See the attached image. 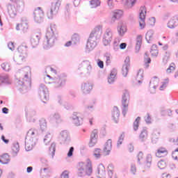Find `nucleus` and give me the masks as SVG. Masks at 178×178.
I'll list each match as a JSON object with an SVG mask.
<instances>
[{
	"instance_id": "nucleus-34",
	"label": "nucleus",
	"mask_w": 178,
	"mask_h": 178,
	"mask_svg": "<svg viewBox=\"0 0 178 178\" xmlns=\"http://www.w3.org/2000/svg\"><path fill=\"white\" fill-rule=\"evenodd\" d=\"M152 143H156L157 140H159V133L156 132L152 134Z\"/></svg>"
},
{
	"instance_id": "nucleus-2",
	"label": "nucleus",
	"mask_w": 178,
	"mask_h": 178,
	"mask_svg": "<svg viewBox=\"0 0 178 178\" xmlns=\"http://www.w3.org/2000/svg\"><path fill=\"white\" fill-rule=\"evenodd\" d=\"M101 35H102V25H98L92 31L87 42V47L92 49L95 48L97 41L101 38Z\"/></svg>"
},
{
	"instance_id": "nucleus-40",
	"label": "nucleus",
	"mask_w": 178,
	"mask_h": 178,
	"mask_svg": "<svg viewBox=\"0 0 178 178\" xmlns=\"http://www.w3.org/2000/svg\"><path fill=\"white\" fill-rule=\"evenodd\" d=\"M19 144L17 143H15L13 146V152L14 154H17V152H19Z\"/></svg>"
},
{
	"instance_id": "nucleus-30",
	"label": "nucleus",
	"mask_w": 178,
	"mask_h": 178,
	"mask_svg": "<svg viewBox=\"0 0 178 178\" xmlns=\"http://www.w3.org/2000/svg\"><path fill=\"white\" fill-rule=\"evenodd\" d=\"M101 5V1L99 0H91L90 1V6L91 8H97Z\"/></svg>"
},
{
	"instance_id": "nucleus-47",
	"label": "nucleus",
	"mask_w": 178,
	"mask_h": 178,
	"mask_svg": "<svg viewBox=\"0 0 178 178\" xmlns=\"http://www.w3.org/2000/svg\"><path fill=\"white\" fill-rule=\"evenodd\" d=\"M139 26L141 29H145V19H140Z\"/></svg>"
},
{
	"instance_id": "nucleus-36",
	"label": "nucleus",
	"mask_w": 178,
	"mask_h": 178,
	"mask_svg": "<svg viewBox=\"0 0 178 178\" xmlns=\"http://www.w3.org/2000/svg\"><path fill=\"white\" fill-rule=\"evenodd\" d=\"M147 137H148V132H147L145 130H143L140 135V138L142 141H144Z\"/></svg>"
},
{
	"instance_id": "nucleus-63",
	"label": "nucleus",
	"mask_w": 178,
	"mask_h": 178,
	"mask_svg": "<svg viewBox=\"0 0 178 178\" xmlns=\"http://www.w3.org/2000/svg\"><path fill=\"white\" fill-rule=\"evenodd\" d=\"M161 177L162 178H170V175L165 172V173L162 174Z\"/></svg>"
},
{
	"instance_id": "nucleus-43",
	"label": "nucleus",
	"mask_w": 178,
	"mask_h": 178,
	"mask_svg": "<svg viewBox=\"0 0 178 178\" xmlns=\"http://www.w3.org/2000/svg\"><path fill=\"white\" fill-rule=\"evenodd\" d=\"M137 158L138 162L143 161L144 159V153H143V152H139V153L137 155Z\"/></svg>"
},
{
	"instance_id": "nucleus-61",
	"label": "nucleus",
	"mask_w": 178,
	"mask_h": 178,
	"mask_svg": "<svg viewBox=\"0 0 178 178\" xmlns=\"http://www.w3.org/2000/svg\"><path fill=\"white\" fill-rule=\"evenodd\" d=\"M127 47V44H126V43H121L120 44V49H126Z\"/></svg>"
},
{
	"instance_id": "nucleus-41",
	"label": "nucleus",
	"mask_w": 178,
	"mask_h": 178,
	"mask_svg": "<svg viewBox=\"0 0 178 178\" xmlns=\"http://www.w3.org/2000/svg\"><path fill=\"white\" fill-rule=\"evenodd\" d=\"M124 140V134H121L117 143L118 145H122V144H123Z\"/></svg>"
},
{
	"instance_id": "nucleus-31",
	"label": "nucleus",
	"mask_w": 178,
	"mask_h": 178,
	"mask_svg": "<svg viewBox=\"0 0 178 178\" xmlns=\"http://www.w3.org/2000/svg\"><path fill=\"white\" fill-rule=\"evenodd\" d=\"M157 165L159 169H165L166 166H168V163L163 160H161L160 161H159Z\"/></svg>"
},
{
	"instance_id": "nucleus-12",
	"label": "nucleus",
	"mask_w": 178,
	"mask_h": 178,
	"mask_svg": "<svg viewBox=\"0 0 178 178\" xmlns=\"http://www.w3.org/2000/svg\"><path fill=\"white\" fill-rule=\"evenodd\" d=\"M159 86V78H158L157 76H154L152 78L150 81V88H154V90L153 91L150 90V92H152V94H154V92H155V90H156V88H158Z\"/></svg>"
},
{
	"instance_id": "nucleus-18",
	"label": "nucleus",
	"mask_w": 178,
	"mask_h": 178,
	"mask_svg": "<svg viewBox=\"0 0 178 178\" xmlns=\"http://www.w3.org/2000/svg\"><path fill=\"white\" fill-rule=\"evenodd\" d=\"M116 76H118V70L116 69H113L111 71L110 75L108 76V83H109V84L115 83Z\"/></svg>"
},
{
	"instance_id": "nucleus-57",
	"label": "nucleus",
	"mask_w": 178,
	"mask_h": 178,
	"mask_svg": "<svg viewBox=\"0 0 178 178\" xmlns=\"http://www.w3.org/2000/svg\"><path fill=\"white\" fill-rule=\"evenodd\" d=\"M145 120L147 122V123H151V115L149 114H146L145 116Z\"/></svg>"
},
{
	"instance_id": "nucleus-58",
	"label": "nucleus",
	"mask_w": 178,
	"mask_h": 178,
	"mask_svg": "<svg viewBox=\"0 0 178 178\" xmlns=\"http://www.w3.org/2000/svg\"><path fill=\"white\" fill-rule=\"evenodd\" d=\"M146 161L147 163H151L152 162V156H151V154H148L146 157Z\"/></svg>"
},
{
	"instance_id": "nucleus-8",
	"label": "nucleus",
	"mask_w": 178,
	"mask_h": 178,
	"mask_svg": "<svg viewBox=\"0 0 178 178\" xmlns=\"http://www.w3.org/2000/svg\"><path fill=\"white\" fill-rule=\"evenodd\" d=\"M33 19L35 23H42L44 22V10L40 7L34 10Z\"/></svg>"
},
{
	"instance_id": "nucleus-10",
	"label": "nucleus",
	"mask_w": 178,
	"mask_h": 178,
	"mask_svg": "<svg viewBox=\"0 0 178 178\" xmlns=\"http://www.w3.org/2000/svg\"><path fill=\"white\" fill-rule=\"evenodd\" d=\"M168 154V148L160 147L156 149L155 156H156V158H164V156H166Z\"/></svg>"
},
{
	"instance_id": "nucleus-29",
	"label": "nucleus",
	"mask_w": 178,
	"mask_h": 178,
	"mask_svg": "<svg viewBox=\"0 0 178 178\" xmlns=\"http://www.w3.org/2000/svg\"><path fill=\"white\" fill-rule=\"evenodd\" d=\"M123 16V11L120 10H117L113 13V17L115 19H120Z\"/></svg>"
},
{
	"instance_id": "nucleus-22",
	"label": "nucleus",
	"mask_w": 178,
	"mask_h": 178,
	"mask_svg": "<svg viewBox=\"0 0 178 178\" xmlns=\"http://www.w3.org/2000/svg\"><path fill=\"white\" fill-rule=\"evenodd\" d=\"M9 161H10V157L9 156L8 154H3L0 156V162L3 165L6 163H9Z\"/></svg>"
},
{
	"instance_id": "nucleus-53",
	"label": "nucleus",
	"mask_w": 178,
	"mask_h": 178,
	"mask_svg": "<svg viewBox=\"0 0 178 178\" xmlns=\"http://www.w3.org/2000/svg\"><path fill=\"white\" fill-rule=\"evenodd\" d=\"M74 152V147H71L68 153H67V156L70 158V156H73V152Z\"/></svg>"
},
{
	"instance_id": "nucleus-6",
	"label": "nucleus",
	"mask_w": 178,
	"mask_h": 178,
	"mask_svg": "<svg viewBox=\"0 0 178 178\" xmlns=\"http://www.w3.org/2000/svg\"><path fill=\"white\" fill-rule=\"evenodd\" d=\"M61 4L62 1L60 0H57L56 3L51 4L50 12L47 13L48 19H52L54 16H56L57 13L59 12V8H60Z\"/></svg>"
},
{
	"instance_id": "nucleus-16",
	"label": "nucleus",
	"mask_w": 178,
	"mask_h": 178,
	"mask_svg": "<svg viewBox=\"0 0 178 178\" xmlns=\"http://www.w3.org/2000/svg\"><path fill=\"white\" fill-rule=\"evenodd\" d=\"M41 40V33H38L35 37L31 39V44L32 48H35L40 44V40Z\"/></svg>"
},
{
	"instance_id": "nucleus-25",
	"label": "nucleus",
	"mask_w": 178,
	"mask_h": 178,
	"mask_svg": "<svg viewBox=\"0 0 178 178\" xmlns=\"http://www.w3.org/2000/svg\"><path fill=\"white\" fill-rule=\"evenodd\" d=\"M22 71L24 72V76L25 79H30V76L31 74V69L30 68V67H26L23 68Z\"/></svg>"
},
{
	"instance_id": "nucleus-19",
	"label": "nucleus",
	"mask_w": 178,
	"mask_h": 178,
	"mask_svg": "<svg viewBox=\"0 0 178 178\" xmlns=\"http://www.w3.org/2000/svg\"><path fill=\"white\" fill-rule=\"evenodd\" d=\"M111 150H112V140L108 139L105 144V146L104 148V152L105 153V155H109V152H111Z\"/></svg>"
},
{
	"instance_id": "nucleus-51",
	"label": "nucleus",
	"mask_w": 178,
	"mask_h": 178,
	"mask_svg": "<svg viewBox=\"0 0 178 178\" xmlns=\"http://www.w3.org/2000/svg\"><path fill=\"white\" fill-rule=\"evenodd\" d=\"M131 172L133 173V175H136V172H137V167H136V165L132 164L131 165Z\"/></svg>"
},
{
	"instance_id": "nucleus-5",
	"label": "nucleus",
	"mask_w": 178,
	"mask_h": 178,
	"mask_svg": "<svg viewBox=\"0 0 178 178\" xmlns=\"http://www.w3.org/2000/svg\"><path fill=\"white\" fill-rule=\"evenodd\" d=\"M130 102V93L127 90H124L122 94V98L121 100V104L122 106V115L126 116L127 112H129V103Z\"/></svg>"
},
{
	"instance_id": "nucleus-64",
	"label": "nucleus",
	"mask_w": 178,
	"mask_h": 178,
	"mask_svg": "<svg viewBox=\"0 0 178 178\" xmlns=\"http://www.w3.org/2000/svg\"><path fill=\"white\" fill-rule=\"evenodd\" d=\"M106 63L109 65L111 63V57L109 56H106Z\"/></svg>"
},
{
	"instance_id": "nucleus-20",
	"label": "nucleus",
	"mask_w": 178,
	"mask_h": 178,
	"mask_svg": "<svg viewBox=\"0 0 178 178\" xmlns=\"http://www.w3.org/2000/svg\"><path fill=\"white\" fill-rule=\"evenodd\" d=\"M143 44V35H138L136 36V51L138 52L141 48V45Z\"/></svg>"
},
{
	"instance_id": "nucleus-38",
	"label": "nucleus",
	"mask_w": 178,
	"mask_h": 178,
	"mask_svg": "<svg viewBox=\"0 0 178 178\" xmlns=\"http://www.w3.org/2000/svg\"><path fill=\"white\" fill-rule=\"evenodd\" d=\"M168 83H169V81H165L162 82L159 87L160 91H163V90H165V88H166V87H168Z\"/></svg>"
},
{
	"instance_id": "nucleus-54",
	"label": "nucleus",
	"mask_w": 178,
	"mask_h": 178,
	"mask_svg": "<svg viewBox=\"0 0 178 178\" xmlns=\"http://www.w3.org/2000/svg\"><path fill=\"white\" fill-rule=\"evenodd\" d=\"M8 47L9 49H10V51H14V49H15V43H13V42H10L8 44Z\"/></svg>"
},
{
	"instance_id": "nucleus-11",
	"label": "nucleus",
	"mask_w": 178,
	"mask_h": 178,
	"mask_svg": "<svg viewBox=\"0 0 178 178\" xmlns=\"http://www.w3.org/2000/svg\"><path fill=\"white\" fill-rule=\"evenodd\" d=\"M130 69V58L127 57L124 60V64L122 66V75L127 77L129 74V70Z\"/></svg>"
},
{
	"instance_id": "nucleus-35",
	"label": "nucleus",
	"mask_w": 178,
	"mask_h": 178,
	"mask_svg": "<svg viewBox=\"0 0 178 178\" xmlns=\"http://www.w3.org/2000/svg\"><path fill=\"white\" fill-rule=\"evenodd\" d=\"M140 120H141V118L140 117H138L134 122V130H138V126L140 124Z\"/></svg>"
},
{
	"instance_id": "nucleus-1",
	"label": "nucleus",
	"mask_w": 178,
	"mask_h": 178,
	"mask_svg": "<svg viewBox=\"0 0 178 178\" xmlns=\"http://www.w3.org/2000/svg\"><path fill=\"white\" fill-rule=\"evenodd\" d=\"M76 172L79 177L90 176L92 173V162L88 159L86 162H80L76 165Z\"/></svg>"
},
{
	"instance_id": "nucleus-13",
	"label": "nucleus",
	"mask_w": 178,
	"mask_h": 178,
	"mask_svg": "<svg viewBox=\"0 0 178 178\" xmlns=\"http://www.w3.org/2000/svg\"><path fill=\"white\" fill-rule=\"evenodd\" d=\"M167 26L169 29H175L178 26V16H174L170 19Z\"/></svg>"
},
{
	"instance_id": "nucleus-26",
	"label": "nucleus",
	"mask_w": 178,
	"mask_h": 178,
	"mask_svg": "<svg viewBox=\"0 0 178 178\" xmlns=\"http://www.w3.org/2000/svg\"><path fill=\"white\" fill-rule=\"evenodd\" d=\"M39 124L41 130H45L47 129V120L41 118L39 121Z\"/></svg>"
},
{
	"instance_id": "nucleus-55",
	"label": "nucleus",
	"mask_w": 178,
	"mask_h": 178,
	"mask_svg": "<svg viewBox=\"0 0 178 178\" xmlns=\"http://www.w3.org/2000/svg\"><path fill=\"white\" fill-rule=\"evenodd\" d=\"M149 63H151V58H147L145 60V67H149Z\"/></svg>"
},
{
	"instance_id": "nucleus-49",
	"label": "nucleus",
	"mask_w": 178,
	"mask_h": 178,
	"mask_svg": "<svg viewBox=\"0 0 178 178\" xmlns=\"http://www.w3.org/2000/svg\"><path fill=\"white\" fill-rule=\"evenodd\" d=\"M1 67L3 70H6V72H8V70H9V64L6 63H3L1 64Z\"/></svg>"
},
{
	"instance_id": "nucleus-42",
	"label": "nucleus",
	"mask_w": 178,
	"mask_h": 178,
	"mask_svg": "<svg viewBox=\"0 0 178 178\" xmlns=\"http://www.w3.org/2000/svg\"><path fill=\"white\" fill-rule=\"evenodd\" d=\"M136 1H137V0H127V6H129V8H131V7H133V5H134V3H136Z\"/></svg>"
},
{
	"instance_id": "nucleus-59",
	"label": "nucleus",
	"mask_w": 178,
	"mask_h": 178,
	"mask_svg": "<svg viewBox=\"0 0 178 178\" xmlns=\"http://www.w3.org/2000/svg\"><path fill=\"white\" fill-rule=\"evenodd\" d=\"M127 149L129 152H133V151H134V146H133V145H131V144L128 145Z\"/></svg>"
},
{
	"instance_id": "nucleus-21",
	"label": "nucleus",
	"mask_w": 178,
	"mask_h": 178,
	"mask_svg": "<svg viewBox=\"0 0 178 178\" xmlns=\"http://www.w3.org/2000/svg\"><path fill=\"white\" fill-rule=\"evenodd\" d=\"M81 90L83 92L88 93L92 90V83H85L81 86Z\"/></svg>"
},
{
	"instance_id": "nucleus-7",
	"label": "nucleus",
	"mask_w": 178,
	"mask_h": 178,
	"mask_svg": "<svg viewBox=\"0 0 178 178\" xmlns=\"http://www.w3.org/2000/svg\"><path fill=\"white\" fill-rule=\"evenodd\" d=\"M112 40H113V32H112V29H107L103 35L102 42L104 45H109L112 42Z\"/></svg>"
},
{
	"instance_id": "nucleus-46",
	"label": "nucleus",
	"mask_w": 178,
	"mask_h": 178,
	"mask_svg": "<svg viewBox=\"0 0 178 178\" xmlns=\"http://www.w3.org/2000/svg\"><path fill=\"white\" fill-rule=\"evenodd\" d=\"M152 35H154V33L152 31H149L146 33V40H151L152 38Z\"/></svg>"
},
{
	"instance_id": "nucleus-62",
	"label": "nucleus",
	"mask_w": 178,
	"mask_h": 178,
	"mask_svg": "<svg viewBox=\"0 0 178 178\" xmlns=\"http://www.w3.org/2000/svg\"><path fill=\"white\" fill-rule=\"evenodd\" d=\"M149 24H150L151 26L155 24V18H150L149 19Z\"/></svg>"
},
{
	"instance_id": "nucleus-3",
	"label": "nucleus",
	"mask_w": 178,
	"mask_h": 178,
	"mask_svg": "<svg viewBox=\"0 0 178 178\" xmlns=\"http://www.w3.org/2000/svg\"><path fill=\"white\" fill-rule=\"evenodd\" d=\"M44 81L47 84L54 83L56 87L59 88L62 87V86H65L66 83V76L65 74H60L57 75L54 79H52L51 76L47 75V77L44 78Z\"/></svg>"
},
{
	"instance_id": "nucleus-23",
	"label": "nucleus",
	"mask_w": 178,
	"mask_h": 178,
	"mask_svg": "<svg viewBox=\"0 0 178 178\" xmlns=\"http://www.w3.org/2000/svg\"><path fill=\"white\" fill-rule=\"evenodd\" d=\"M136 79V81H138L139 84H141L144 81V71L140 70L137 73Z\"/></svg>"
},
{
	"instance_id": "nucleus-50",
	"label": "nucleus",
	"mask_w": 178,
	"mask_h": 178,
	"mask_svg": "<svg viewBox=\"0 0 178 178\" xmlns=\"http://www.w3.org/2000/svg\"><path fill=\"white\" fill-rule=\"evenodd\" d=\"M49 154L51 155V156H54L55 155V146H51L49 148Z\"/></svg>"
},
{
	"instance_id": "nucleus-44",
	"label": "nucleus",
	"mask_w": 178,
	"mask_h": 178,
	"mask_svg": "<svg viewBox=\"0 0 178 178\" xmlns=\"http://www.w3.org/2000/svg\"><path fill=\"white\" fill-rule=\"evenodd\" d=\"M170 58V54L165 53V55L163 58V62H164V63H166L168 60H169Z\"/></svg>"
},
{
	"instance_id": "nucleus-27",
	"label": "nucleus",
	"mask_w": 178,
	"mask_h": 178,
	"mask_svg": "<svg viewBox=\"0 0 178 178\" xmlns=\"http://www.w3.org/2000/svg\"><path fill=\"white\" fill-rule=\"evenodd\" d=\"M18 52H19V54H27V46L24 45V44H22L18 47Z\"/></svg>"
},
{
	"instance_id": "nucleus-60",
	"label": "nucleus",
	"mask_w": 178,
	"mask_h": 178,
	"mask_svg": "<svg viewBox=\"0 0 178 178\" xmlns=\"http://www.w3.org/2000/svg\"><path fill=\"white\" fill-rule=\"evenodd\" d=\"M97 65L99 67H100V69H104V61L98 60Z\"/></svg>"
},
{
	"instance_id": "nucleus-17",
	"label": "nucleus",
	"mask_w": 178,
	"mask_h": 178,
	"mask_svg": "<svg viewBox=\"0 0 178 178\" xmlns=\"http://www.w3.org/2000/svg\"><path fill=\"white\" fill-rule=\"evenodd\" d=\"M16 29L21 30L24 33H26V31L29 30V22H27V21H22L17 25Z\"/></svg>"
},
{
	"instance_id": "nucleus-37",
	"label": "nucleus",
	"mask_w": 178,
	"mask_h": 178,
	"mask_svg": "<svg viewBox=\"0 0 178 178\" xmlns=\"http://www.w3.org/2000/svg\"><path fill=\"white\" fill-rule=\"evenodd\" d=\"M8 77L6 75H1L0 74V86L1 84H3V83H6L8 80Z\"/></svg>"
},
{
	"instance_id": "nucleus-15",
	"label": "nucleus",
	"mask_w": 178,
	"mask_h": 178,
	"mask_svg": "<svg viewBox=\"0 0 178 178\" xmlns=\"http://www.w3.org/2000/svg\"><path fill=\"white\" fill-rule=\"evenodd\" d=\"M72 120L76 126H80V124H81V120H83V116L79 113H74L72 115Z\"/></svg>"
},
{
	"instance_id": "nucleus-48",
	"label": "nucleus",
	"mask_w": 178,
	"mask_h": 178,
	"mask_svg": "<svg viewBox=\"0 0 178 178\" xmlns=\"http://www.w3.org/2000/svg\"><path fill=\"white\" fill-rule=\"evenodd\" d=\"M60 178H69V171L65 170L63 172Z\"/></svg>"
},
{
	"instance_id": "nucleus-32",
	"label": "nucleus",
	"mask_w": 178,
	"mask_h": 178,
	"mask_svg": "<svg viewBox=\"0 0 178 178\" xmlns=\"http://www.w3.org/2000/svg\"><path fill=\"white\" fill-rule=\"evenodd\" d=\"M127 31V28L124 25H120V29H118V33L120 35H123L124 33Z\"/></svg>"
},
{
	"instance_id": "nucleus-24",
	"label": "nucleus",
	"mask_w": 178,
	"mask_h": 178,
	"mask_svg": "<svg viewBox=\"0 0 178 178\" xmlns=\"http://www.w3.org/2000/svg\"><path fill=\"white\" fill-rule=\"evenodd\" d=\"M150 54L153 57L158 56V54H159V51H158V46L153 44L150 50Z\"/></svg>"
},
{
	"instance_id": "nucleus-33",
	"label": "nucleus",
	"mask_w": 178,
	"mask_h": 178,
	"mask_svg": "<svg viewBox=\"0 0 178 178\" xmlns=\"http://www.w3.org/2000/svg\"><path fill=\"white\" fill-rule=\"evenodd\" d=\"M145 13H147V10L144 7L141 8V11L140 13V20H145Z\"/></svg>"
},
{
	"instance_id": "nucleus-45",
	"label": "nucleus",
	"mask_w": 178,
	"mask_h": 178,
	"mask_svg": "<svg viewBox=\"0 0 178 178\" xmlns=\"http://www.w3.org/2000/svg\"><path fill=\"white\" fill-rule=\"evenodd\" d=\"M53 119L55 120V122H60V115H59L58 113H55L53 115Z\"/></svg>"
},
{
	"instance_id": "nucleus-14",
	"label": "nucleus",
	"mask_w": 178,
	"mask_h": 178,
	"mask_svg": "<svg viewBox=\"0 0 178 178\" xmlns=\"http://www.w3.org/2000/svg\"><path fill=\"white\" fill-rule=\"evenodd\" d=\"M111 115L113 120H114L115 123H118L119 122V117L120 116V111H119V108L114 106Z\"/></svg>"
},
{
	"instance_id": "nucleus-4",
	"label": "nucleus",
	"mask_w": 178,
	"mask_h": 178,
	"mask_svg": "<svg viewBox=\"0 0 178 178\" xmlns=\"http://www.w3.org/2000/svg\"><path fill=\"white\" fill-rule=\"evenodd\" d=\"M56 31V26L51 25L49 28L47 29L46 33V39L44 42H46L48 47H52L55 42L56 41V37H55V32Z\"/></svg>"
},
{
	"instance_id": "nucleus-39",
	"label": "nucleus",
	"mask_w": 178,
	"mask_h": 178,
	"mask_svg": "<svg viewBox=\"0 0 178 178\" xmlns=\"http://www.w3.org/2000/svg\"><path fill=\"white\" fill-rule=\"evenodd\" d=\"M93 155L95 156V158H101V149H95Z\"/></svg>"
},
{
	"instance_id": "nucleus-28",
	"label": "nucleus",
	"mask_w": 178,
	"mask_h": 178,
	"mask_svg": "<svg viewBox=\"0 0 178 178\" xmlns=\"http://www.w3.org/2000/svg\"><path fill=\"white\" fill-rule=\"evenodd\" d=\"M99 177H104L105 176V168L104 166H99L97 170Z\"/></svg>"
},
{
	"instance_id": "nucleus-52",
	"label": "nucleus",
	"mask_w": 178,
	"mask_h": 178,
	"mask_svg": "<svg viewBox=\"0 0 178 178\" xmlns=\"http://www.w3.org/2000/svg\"><path fill=\"white\" fill-rule=\"evenodd\" d=\"M72 40L74 42L79 41V40H80V36L78 34L75 33L72 35Z\"/></svg>"
},
{
	"instance_id": "nucleus-9",
	"label": "nucleus",
	"mask_w": 178,
	"mask_h": 178,
	"mask_svg": "<svg viewBox=\"0 0 178 178\" xmlns=\"http://www.w3.org/2000/svg\"><path fill=\"white\" fill-rule=\"evenodd\" d=\"M98 143V129H94L90 134L89 147H95Z\"/></svg>"
},
{
	"instance_id": "nucleus-56",
	"label": "nucleus",
	"mask_w": 178,
	"mask_h": 178,
	"mask_svg": "<svg viewBox=\"0 0 178 178\" xmlns=\"http://www.w3.org/2000/svg\"><path fill=\"white\" fill-rule=\"evenodd\" d=\"M175 69V65H170V67L167 69V73H172Z\"/></svg>"
}]
</instances>
